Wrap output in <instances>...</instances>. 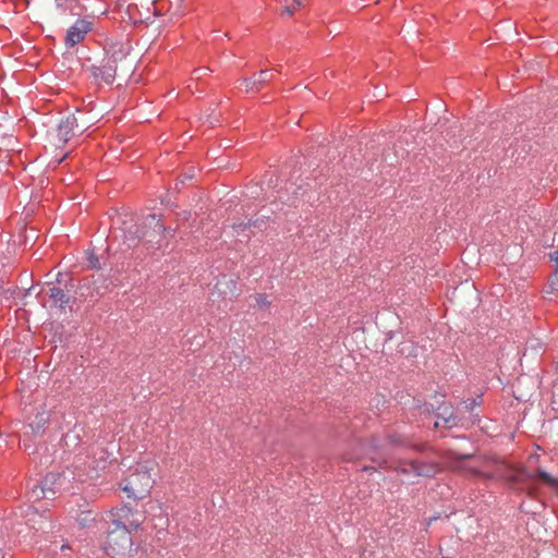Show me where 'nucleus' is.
Masks as SVG:
<instances>
[{"mask_svg": "<svg viewBox=\"0 0 558 558\" xmlns=\"http://www.w3.org/2000/svg\"><path fill=\"white\" fill-rule=\"evenodd\" d=\"M133 541L125 526L117 527L108 534L105 550L112 558L130 556Z\"/></svg>", "mask_w": 558, "mask_h": 558, "instance_id": "f257e3e1", "label": "nucleus"}, {"mask_svg": "<svg viewBox=\"0 0 558 558\" xmlns=\"http://www.w3.org/2000/svg\"><path fill=\"white\" fill-rule=\"evenodd\" d=\"M396 470L404 475L414 476H435L439 472V466L434 462H418L416 460L399 461Z\"/></svg>", "mask_w": 558, "mask_h": 558, "instance_id": "f03ea898", "label": "nucleus"}, {"mask_svg": "<svg viewBox=\"0 0 558 558\" xmlns=\"http://www.w3.org/2000/svg\"><path fill=\"white\" fill-rule=\"evenodd\" d=\"M117 57L113 54L111 58L104 60L100 64H92L86 66V71L97 83H105L110 85L113 83L117 73Z\"/></svg>", "mask_w": 558, "mask_h": 558, "instance_id": "7ed1b4c3", "label": "nucleus"}, {"mask_svg": "<svg viewBox=\"0 0 558 558\" xmlns=\"http://www.w3.org/2000/svg\"><path fill=\"white\" fill-rule=\"evenodd\" d=\"M93 21L87 17L78 19L66 31L64 37V45L68 48H73L85 39V36L93 29Z\"/></svg>", "mask_w": 558, "mask_h": 558, "instance_id": "20e7f679", "label": "nucleus"}, {"mask_svg": "<svg viewBox=\"0 0 558 558\" xmlns=\"http://www.w3.org/2000/svg\"><path fill=\"white\" fill-rule=\"evenodd\" d=\"M61 475L57 473H49L45 476L40 485L34 486L32 496L35 499L50 498L56 494L57 488L61 486Z\"/></svg>", "mask_w": 558, "mask_h": 558, "instance_id": "39448f33", "label": "nucleus"}, {"mask_svg": "<svg viewBox=\"0 0 558 558\" xmlns=\"http://www.w3.org/2000/svg\"><path fill=\"white\" fill-rule=\"evenodd\" d=\"M534 477H537L548 484L555 483V480L544 471H538L536 475H533L525 470H513L511 475L509 476V480L514 484H522L530 480H533Z\"/></svg>", "mask_w": 558, "mask_h": 558, "instance_id": "423d86ee", "label": "nucleus"}, {"mask_svg": "<svg viewBox=\"0 0 558 558\" xmlns=\"http://www.w3.org/2000/svg\"><path fill=\"white\" fill-rule=\"evenodd\" d=\"M425 411L436 412L437 417L442 420L448 427L458 425V416L453 413L451 405L441 404L436 410L430 405V408L426 407Z\"/></svg>", "mask_w": 558, "mask_h": 558, "instance_id": "0eeeda50", "label": "nucleus"}, {"mask_svg": "<svg viewBox=\"0 0 558 558\" xmlns=\"http://www.w3.org/2000/svg\"><path fill=\"white\" fill-rule=\"evenodd\" d=\"M153 234L143 233L141 236L138 234V227L132 226L128 230H123V244L128 247H135L140 242L141 239H144L146 242H151Z\"/></svg>", "mask_w": 558, "mask_h": 558, "instance_id": "6e6552de", "label": "nucleus"}, {"mask_svg": "<svg viewBox=\"0 0 558 558\" xmlns=\"http://www.w3.org/2000/svg\"><path fill=\"white\" fill-rule=\"evenodd\" d=\"M76 126V119L74 116H68L62 119L58 125V137L61 142L66 143L73 135Z\"/></svg>", "mask_w": 558, "mask_h": 558, "instance_id": "1a4fd4ad", "label": "nucleus"}, {"mask_svg": "<svg viewBox=\"0 0 558 558\" xmlns=\"http://www.w3.org/2000/svg\"><path fill=\"white\" fill-rule=\"evenodd\" d=\"M274 77V70H262L259 73H255L252 77L246 80V87L250 89H258L259 86L271 81Z\"/></svg>", "mask_w": 558, "mask_h": 558, "instance_id": "9d476101", "label": "nucleus"}, {"mask_svg": "<svg viewBox=\"0 0 558 558\" xmlns=\"http://www.w3.org/2000/svg\"><path fill=\"white\" fill-rule=\"evenodd\" d=\"M49 413L47 411L38 412L34 421L29 424V428L34 435H39L44 432L46 424L49 421Z\"/></svg>", "mask_w": 558, "mask_h": 558, "instance_id": "9b49d317", "label": "nucleus"}, {"mask_svg": "<svg viewBox=\"0 0 558 558\" xmlns=\"http://www.w3.org/2000/svg\"><path fill=\"white\" fill-rule=\"evenodd\" d=\"M85 266L88 269H100L101 262L98 255L93 250H87L84 253Z\"/></svg>", "mask_w": 558, "mask_h": 558, "instance_id": "f8f14e48", "label": "nucleus"}, {"mask_svg": "<svg viewBox=\"0 0 558 558\" xmlns=\"http://www.w3.org/2000/svg\"><path fill=\"white\" fill-rule=\"evenodd\" d=\"M144 521V515L138 512H133V515H130L122 524L121 526H125L128 531L130 529L137 530Z\"/></svg>", "mask_w": 558, "mask_h": 558, "instance_id": "ddd939ff", "label": "nucleus"}, {"mask_svg": "<svg viewBox=\"0 0 558 558\" xmlns=\"http://www.w3.org/2000/svg\"><path fill=\"white\" fill-rule=\"evenodd\" d=\"M50 298L56 302L60 303V306H63L70 302V296L60 288H51L50 289Z\"/></svg>", "mask_w": 558, "mask_h": 558, "instance_id": "4468645a", "label": "nucleus"}, {"mask_svg": "<svg viewBox=\"0 0 558 558\" xmlns=\"http://www.w3.org/2000/svg\"><path fill=\"white\" fill-rule=\"evenodd\" d=\"M133 515V510L128 507L123 506L117 510L116 517L117 519L114 522L117 523V527H121V524L130 517Z\"/></svg>", "mask_w": 558, "mask_h": 558, "instance_id": "2eb2a0df", "label": "nucleus"}, {"mask_svg": "<svg viewBox=\"0 0 558 558\" xmlns=\"http://www.w3.org/2000/svg\"><path fill=\"white\" fill-rule=\"evenodd\" d=\"M141 474L137 473V474H133L130 480H129V483L123 487V490L128 493V496L129 497H135V498H142L143 496H138L136 493H135V489H134V485L136 484V482L138 481Z\"/></svg>", "mask_w": 558, "mask_h": 558, "instance_id": "dca6fc26", "label": "nucleus"}, {"mask_svg": "<svg viewBox=\"0 0 558 558\" xmlns=\"http://www.w3.org/2000/svg\"><path fill=\"white\" fill-rule=\"evenodd\" d=\"M301 7V0H291L290 2L287 0L283 7V13L288 15H292L298 8Z\"/></svg>", "mask_w": 558, "mask_h": 558, "instance_id": "f3484780", "label": "nucleus"}, {"mask_svg": "<svg viewBox=\"0 0 558 558\" xmlns=\"http://www.w3.org/2000/svg\"><path fill=\"white\" fill-rule=\"evenodd\" d=\"M255 304L254 306H257L259 308L267 307L270 302L267 300V298L263 294H257L254 296Z\"/></svg>", "mask_w": 558, "mask_h": 558, "instance_id": "a211bd4d", "label": "nucleus"}, {"mask_svg": "<svg viewBox=\"0 0 558 558\" xmlns=\"http://www.w3.org/2000/svg\"><path fill=\"white\" fill-rule=\"evenodd\" d=\"M480 405L477 399H468L463 401V408L466 412L473 413L476 407Z\"/></svg>", "mask_w": 558, "mask_h": 558, "instance_id": "6ab92c4d", "label": "nucleus"}, {"mask_svg": "<svg viewBox=\"0 0 558 558\" xmlns=\"http://www.w3.org/2000/svg\"><path fill=\"white\" fill-rule=\"evenodd\" d=\"M387 440L392 446H408L405 440L401 436H398V435H390V436H388Z\"/></svg>", "mask_w": 558, "mask_h": 558, "instance_id": "aec40b11", "label": "nucleus"}, {"mask_svg": "<svg viewBox=\"0 0 558 558\" xmlns=\"http://www.w3.org/2000/svg\"><path fill=\"white\" fill-rule=\"evenodd\" d=\"M554 291H558V281H549L548 284L544 288V293H551Z\"/></svg>", "mask_w": 558, "mask_h": 558, "instance_id": "412c9836", "label": "nucleus"}, {"mask_svg": "<svg viewBox=\"0 0 558 558\" xmlns=\"http://www.w3.org/2000/svg\"><path fill=\"white\" fill-rule=\"evenodd\" d=\"M142 476H143V478L145 480L144 485H145V487H146V488L144 489V492H145V493H147V492H148V488L151 486L150 476H149L148 474H146V473H143V475H142Z\"/></svg>", "mask_w": 558, "mask_h": 558, "instance_id": "4be33fe9", "label": "nucleus"}, {"mask_svg": "<svg viewBox=\"0 0 558 558\" xmlns=\"http://www.w3.org/2000/svg\"><path fill=\"white\" fill-rule=\"evenodd\" d=\"M206 70H207V69H204V68H201V69L195 70V71H194V75H195V77H196V78H201V77H202V75H203V73H205V71H206Z\"/></svg>", "mask_w": 558, "mask_h": 558, "instance_id": "5701e85b", "label": "nucleus"}, {"mask_svg": "<svg viewBox=\"0 0 558 558\" xmlns=\"http://www.w3.org/2000/svg\"><path fill=\"white\" fill-rule=\"evenodd\" d=\"M0 558H4V554H3V542L2 539L0 538Z\"/></svg>", "mask_w": 558, "mask_h": 558, "instance_id": "b1692460", "label": "nucleus"}, {"mask_svg": "<svg viewBox=\"0 0 558 558\" xmlns=\"http://www.w3.org/2000/svg\"><path fill=\"white\" fill-rule=\"evenodd\" d=\"M156 227H158V233L161 231V230H165L163 226L161 223H159V220H157L156 222Z\"/></svg>", "mask_w": 558, "mask_h": 558, "instance_id": "393cba45", "label": "nucleus"}, {"mask_svg": "<svg viewBox=\"0 0 558 558\" xmlns=\"http://www.w3.org/2000/svg\"><path fill=\"white\" fill-rule=\"evenodd\" d=\"M471 457H472V454H461V456H459L458 458H459V459H469V458H471Z\"/></svg>", "mask_w": 558, "mask_h": 558, "instance_id": "a878e982", "label": "nucleus"}, {"mask_svg": "<svg viewBox=\"0 0 558 558\" xmlns=\"http://www.w3.org/2000/svg\"><path fill=\"white\" fill-rule=\"evenodd\" d=\"M68 154H65L63 157L59 158L57 160V163L60 165L65 158H66Z\"/></svg>", "mask_w": 558, "mask_h": 558, "instance_id": "bb28decb", "label": "nucleus"}, {"mask_svg": "<svg viewBox=\"0 0 558 558\" xmlns=\"http://www.w3.org/2000/svg\"><path fill=\"white\" fill-rule=\"evenodd\" d=\"M257 221L252 222L251 220L247 222V225L243 226V228L255 226Z\"/></svg>", "mask_w": 558, "mask_h": 558, "instance_id": "cd10ccee", "label": "nucleus"}, {"mask_svg": "<svg viewBox=\"0 0 558 558\" xmlns=\"http://www.w3.org/2000/svg\"><path fill=\"white\" fill-rule=\"evenodd\" d=\"M380 446H381V445H380L377 440H375V439L373 440V447H374V448H378V447H380Z\"/></svg>", "mask_w": 558, "mask_h": 558, "instance_id": "c85d7f7f", "label": "nucleus"}, {"mask_svg": "<svg viewBox=\"0 0 558 558\" xmlns=\"http://www.w3.org/2000/svg\"><path fill=\"white\" fill-rule=\"evenodd\" d=\"M65 549H69V546L63 544V545L61 546V550H62V551H64Z\"/></svg>", "mask_w": 558, "mask_h": 558, "instance_id": "c756f323", "label": "nucleus"}, {"mask_svg": "<svg viewBox=\"0 0 558 558\" xmlns=\"http://www.w3.org/2000/svg\"><path fill=\"white\" fill-rule=\"evenodd\" d=\"M440 426L439 422H435L434 427L438 428Z\"/></svg>", "mask_w": 558, "mask_h": 558, "instance_id": "7c9ffc66", "label": "nucleus"}, {"mask_svg": "<svg viewBox=\"0 0 558 558\" xmlns=\"http://www.w3.org/2000/svg\"><path fill=\"white\" fill-rule=\"evenodd\" d=\"M149 218L155 221L156 220V216L155 215H150Z\"/></svg>", "mask_w": 558, "mask_h": 558, "instance_id": "2f4dec72", "label": "nucleus"}]
</instances>
